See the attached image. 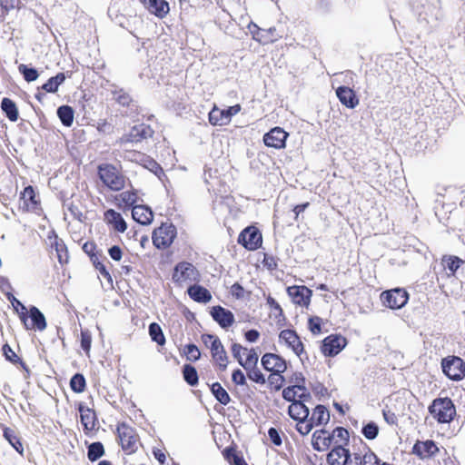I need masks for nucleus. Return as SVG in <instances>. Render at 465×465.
I'll return each mask as SVG.
<instances>
[{
	"instance_id": "8fccbe9b",
	"label": "nucleus",
	"mask_w": 465,
	"mask_h": 465,
	"mask_svg": "<svg viewBox=\"0 0 465 465\" xmlns=\"http://www.w3.org/2000/svg\"><path fill=\"white\" fill-rule=\"evenodd\" d=\"M3 352L9 361L13 363L19 362L24 370H25L27 372L29 371L27 366L25 362L22 361V360L15 354V352L13 351V349L6 343L3 346Z\"/></svg>"
},
{
	"instance_id": "f704fd0d",
	"label": "nucleus",
	"mask_w": 465,
	"mask_h": 465,
	"mask_svg": "<svg viewBox=\"0 0 465 465\" xmlns=\"http://www.w3.org/2000/svg\"><path fill=\"white\" fill-rule=\"evenodd\" d=\"M210 390L215 399L223 405H227L231 401L229 393L223 388L219 382H214L210 386Z\"/></svg>"
},
{
	"instance_id": "4d7b16f0",
	"label": "nucleus",
	"mask_w": 465,
	"mask_h": 465,
	"mask_svg": "<svg viewBox=\"0 0 465 465\" xmlns=\"http://www.w3.org/2000/svg\"><path fill=\"white\" fill-rule=\"evenodd\" d=\"M268 381L269 384L272 386L275 391H280L283 386L285 379L282 375V373H272L268 377Z\"/></svg>"
},
{
	"instance_id": "0eeeda50",
	"label": "nucleus",
	"mask_w": 465,
	"mask_h": 465,
	"mask_svg": "<svg viewBox=\"0 0 465 465\" xmlns=\"http://www.w3.org/2000/svg\"><path fill=\"white\" fill-rule=\"evenodd\" d=\"M381 299L386 307L397 310L405 306L409 294L404 289L396 288L381 292Z\"/></svg>"
},
{
	"instance_id": "f3484780",
	"label": "nucleus",
	"mask_w": 465,
	"mask_h": 465,
	"mask_svg": "<svg viewBox=\"0 0 465 465\" xmlns=\"http://www.w3.org/2000/svg\"><path fill=\"white\" fill-rule=\"evenodd\" d=\"M262 367L272 373H283L287 370L286 361L275 353H265L261 360Z\"/></svg>"
},
{
	"instance_id": "0e129e2a",
	"label": "nucleus",
	"mask_w": 465,
	"mask_h": 465,
	"mask_svg": "<svg viewBox=\"0 0 465 465\" xmlns=\"http://www.w3.org/2000/svg\"><path fill=\"white\" fill-rule=\"evenodd\" d=\"M313 427L314 426L312 425V423L307 419L306 421H298L296 425V430L302 435H307L312 431Z\"/></svg>"
},
{
	"instance_id": "c03bdc74",
	"label": "nucleus",
	"mask_w": 465,
	"mask_h": 465,
	"mask_svg": "<svg viewBox=\"0 0 465 465\" xmlns=\"http://www.w3.org/2000/svg\"><path fill=\"white\" fill-rule=\"evenodd\" d=\"M86 386L85 379L83 374L75 373L70 380L71 390L76 393H81Z\"/></svg>"
},
{
	"instance_id": "bf43d9fd",
	"label": "nucleus",
	"mask_w": 465,
	"mask_h": 465,
	"mask_svg": "<svg viewBox=\"0 0 465 465\" xmlns=\"http://www.w3.org/2000/svg\"><path fill=\"white\" fill-rule=\"evenodd\" d=\"M92 344V335L88 330L81 331V347L82 349L88 353L91 349Z\"/></svg>"
},
{
	"instance_id": "69168bd1",
	"label": "nucleus",
	"mask_w": 465,
	"mask_h": 465,
	"mask_svg": "<svg viewBox=\"0 0 465 465\" xmlns=\"http://www.w3.org/2000/svg\"><path fill=\"white\" fill-rule=\"evenodd\" d=\"M268 437L270 440L275 445V446H281L282 443L281 434L279 430L276 428H270L268 430Z\"/></svg>"
},
{
	"instance_id": "9d476101",
	"label": "nucleus",
	"mask_w": 465,
	"mask_h": 465,
	"mask_svg": "<svg viewBox=\"0 0 465 465\" xmlns=\"http://www.w3.org/2000/svg\"><path fill=\"white\" fill-rule=\"evenodd\" d=\"M241 111V105L235 104L227 109L220 110L216 106L209 113V122L213 125H226L231 122L232 116Z\"/></svg>"
},
{
	"instance_id": "7ed1b4c3",
	"label": "nucleus",
	"mask_w": 465,
	"mask_h": 465,
	"mask_svg": "<svg viewBox=\"0 0 465 465\" xmlns=\"http://www.w3.org/2000/svg\"><path fill=\"white\" fill-rule=\"evenodd\" d=\"M101 181L112 191H120L124 187V176L113 164H101L98 167Z\"/></svg>"
},
{
	"instance_id": "774afa93",
	"label": "nucleus",
	"mask_w": 465,
	"mask_h": 465,
	"mask_svg": "<svg viewBox=\"0 0 465 465\" xmlns=\"http://www.w3.org/2000/svg\"><path fill=\"white\" fill-rule=\"evenodd\" d=\"M232 380L237 385H245L246 384L245 375L240 369L234 370L232 371Z\"/></svg>"
},
{
	"instance_id": "393cba45",
	"label": "nucleus",
	"mask_w": 465,
	"mask_h": 465,
	"mask_svg": "<svg viewBox=\"0 0 465 465\" xmlns=\"http://www.w3.org/2000/svg\"><path fill=\"white\" fill-rule=\"evenodd\" d=\"M339 101L348 108L353 109L359 104V99L354 91L348 86H340L336 90Z\"/></svg>"
},
{
	"instance_id": "864d4df0",
	"label": "nucleus",
	"mask_w": 465,
	"mask_h": 465,
	"mask_svg": "<svg viewBox=\"0 0 465 465\" xmlns=\"http://www.w3.org/2000/svg\"><path fill=\"white\" fill-rule=\"evenodd\" d=\"M113 94L114 99L123 106H128L132 102L130 94L122 89L114 91Z\"/></svg>"
},
{
	"instance_id": "423d86ee",
	"label": "nucleus",
	"mask_w": 465,
	"mask_h": 465,
	"mask_svg": "<svg viewBox=\"0 0 465 465\" xmlns=\"http://www.w3.org/2000/svg\"><path fill=\"white\" fill-rule=\"evenodd\" d=\"M199 276L198 270L192 263L181 262L175 265L172 279L175 283L182 285L187 282L198 281Z\"/></svg>"
},
{
	"instance_id": "bb28decb",
	"label": "nucleus",
	"mask_w": 465,
	"mask_h": 465,
	"mask_svg": "<svg viewBox=\"0 0 465 465\" xmlns=\"http://www.w3.org/2000/svg\"><path fill=\"white\" fill-rule=\"evenodd\" d=\"M142 2L150 13L160 18L164 17L170 10L169 4L165 0H142Z\"/></svg>"
},
{
	"instance_id": "a19ab883",
	"label": "nucleus",
	"mask_w": 465,
	"mask_h": 465,
	"mask_svg": "<svg viewBox=\"0 0 465 465\" xmlns=\"http://www.w3.org/2000/svg\"><path fill=\"white\" fill-rule=\"evenodd\" d=\"M104 454V445L100 441H95L88 446L87 457L91 461H95Z\"/></svg>"
},
{
	"instance_id": "09e8293b",
	"label": "nucleus",
	"mask_w": 465,
	"mask_h": 465,
	"mask_svg": "<svg viewBox=\"0 0 465 465\" xmlns=\"http://www.w3.org/2000/svg\"><path fill=\"white\" fill-rule=\"evenodd\" d=\"M361 433L367 440H374L379 434V426L374 421H370L362 427Z\"/></svg>"
},
{
	"instance_id": "2eb2a0df",
	"label": "nucleus",
	"mask_w": 465,
	"mask_h": 465,
	"mask_svg": "<svg viewBox=\"0 0 465 465\" xmlns=\"http://www.w3.org/2000/svg\"><path fill=\"white\" fill-rule=\"evenodd\" d=\"M26 330L43 331L46 328V320L43 312L35 306L27 310L26 322H22Z\"/></svg>"
},
{
	"instance_id": "f8f14e48",
	"label": "nucleus",
	"mask_w": 465,
	"mask_h": 465,
	"mask_svg": "<svg viewBox=\"0 0 465 465\" xmlns=\"http://www.w3.org/2000/svg\"><path fill=\"white\" fill-rule=\"evenodd\" d=\"M117 431L123 450L128 453L134 452L137 449V435L134 430L122 423L118 426Z\"/></svg>"
},
{
	"instance_id": "49530a36",
	"label": "nucleus",
	"mask_w": 465,
	"mask_h": 465,
	"mask_svg": "<svg viewBox=\"0 0 465 465\" xmlns=\"http://www.w3.org/2000/svg\"><path fill=\"white\" fill-rule=\"evenodd\" d=\"M296 390L306 391V387L303 385H292V386L286 387L282 391V398L285 401H290L292 403H293V401H297V400L295 399L297 396Z\"/></svg>"
},
{
	"instance_id": "6ab92c4d",
	"label": "nucleus",
	"mask_w": 465,
	"mask_h": 465,
	"mask_svg": "<svg viewBox=\"0 0 465 465\" xmlns=\"http://www.w3.org/2000/svg\"><path fill=\"white\" fill-rule=\"evenodd\" d=\"M287 292L293 303L305 307H307L310 304L312 292L308 287L304 285L290 286L287 288Z\"/></svg>"
},
{
	"instance_id": "c85d7f7f",
	"label": "nucleus",
	"mask_w": 465,
	"mask_h": 465,
	"mask_svg": "<svg viewBox=\"0 0 465 465\" xmlns=\"http://www.w3.org/2000/svg\"><path fill=\"white\" fill-rule=\"evenodd\" d=\"M132 216L134 221L143 225H147L152 223L153 213L152 210L144 205H136L132 210Z\"/></svg>"
},
{
	"instance_id": "338daca9",
	"label": "nucleus",
	"mask_w": 465,
	"mask_h": 465,
	"mask_svg": "<svg viewBox=\"0 0 465 465\" xmlns=\"http://www.w3.org/2000/svg\"><path fill=\"white\" fill-rule=\"evenodd\" d=\"M262 264L268 270H271V271L275 270L278 266L277 259L274 256L267 254V253L264 254V257L262 260Z\"/></svg>"
},
{
	"instance_id": "a211bd4d",
	"label": "nucleus",
	"mask_w": 465,
	"mask_h": 465,
	"mask_svg": "<svg viewBox=\"0 0 465 465\" xmlns=\"http://www.w3.org/2000/svg\"><path fill=\"white\" fill-rule=\"evenodd\" d=\"M289 134L281 127H274L263 135V143L268 147L282 149L286 145Z\"/></svg>"
},
{
	"instance_id": "3c124183",
	"label": "nucleus",
	"mask_w": 465,
	"mask_h": 465,
	"mask_svg": "<svg viewBox=\"0 0 465 465\" xmlns=\"http://www.w3.org/2000/svg\"><path fill=\"white\" fill-rule=\"evenodd\" d=\"M4 436L17 452H19L20 454L23 453V445L20 440L15 435L13 430L9 429L5 430Z\"/></svg>"
},
{
	"instance_id": "13d9d810",
	"label": "nucleus",
	"mask_w": 465,
	"mask_h": 465,
	"mask_svg": "<svg viewBox=\"0 0 465 465\" xmlns=\"http://www.w3.org/2000/svg\"><path fill=\"white\" fill-rule=\"evenodd\" d=\"M184 353L189 361H195L200 359L201 352L198 347L194 344H187L184 347Z\"/></svg>"
},
{
	"instance_id": "680f3d73",
	"label": "nucleus",
	"mask_w": 465,
	"mask_h": 465,
	"mask_svg": "<svg viewBox=\"0 0 465 465\" xmlns=\"http://www.w3.org/2000/svg\"><path fill=\"white\" fill-rule=\"evenodd\" d=\"M146 163L147 164L145 165V167L149 169L152 173H153L157 177L160 178L161 175L163 174V168L154 160L147 159Z\"/></svg>"
},
{
	"instance_id": "de8ad7c7",
	"label": "nucleus",
	"mask_w": 465,
	"mask_h": 465,
	"mask_svg": "<svg viewBox=\"0 0 465 465\" xmlns=\"http://www.w3.org/2000/svg\"><path fill=\"white\" fill-rule=\"evenodd\" d=\"M223 455L232 465H247L243 458L239 456L232 448H226Z\"/></svg>"
},
{
	"instance_id": "4c0bfd02",
	"label": "nucleus",
	"mask_w": 465,
	"mask_h": 465,
	"mask_svg": "<svg viewBox=\"0 0 465 465\" xmlns=\"http://www.w3.org/2000/svg\"><path fill=\"white\" fill-rule=\"evenodd\" d=\"M74 114L73 108L69 105H62L57 109V115L61 123L66 127L73 124Z\"/></svg>"
},
{
	"instance_id": "a878e982",
	"label": "nucleus",
	"mask_w": 465,
	"mask_h": 465,
	"mask_svg": "<svg viewBox=\"0 0 465 465\" xmlns=\"http://www.w3.org/2000/svg\"><path fill=\"white\" fill-rule=\"evenodd\" d=\"M78 411L84 430L91 431L94 430L97 420L94 411L83 404H79Z\"/></svg>"
},
{
	"instance_id": "f257e3e1",
	"label": "nucleus",
	"mask_w": 465,
	"mask_h": 465,
	"mask_svg": "<svg viewBox=\"0 0 465 465\" xmlns=\"http://www.w3.org/2000/svg\"><path fill=\"white\" fill-rule=\"evenodd\" d=\"M412 8L419 23L424 25L433 26L440 16V0H413Z\"/></svg>"
},
{
	"instance_id": "39448f33",
	"label": "nucleus",
	"mask_w": 465,
	"mask_h": 465,
	"mask_svg": "<svg viewBox=\"0 0 465 465\" xmlns=\"http://www.w3.org/2000/svg\"><path fill=\"white\" fill-rule=\"evenodd\" d=\"M442 371L453 381H460L465 376V362L458 356H449L441 361Z\"/></svg>"
},
{
	"instance_id": "e433bc0d",
	"label": "nucleus",
	"mask_w": 465,
	"mask_h": 465,
	"mask_svg": "<svg viewBox=\"0 0 465 465\" xmlns=\"http://www.w3.org/2000/svg\"><path fill=\"white\" fill-rule=\"evenodd\" d=\"M462 263H464V262L458 258L457 256L444 257L441 262L443 269L449 271V272H447L448 276L454 275L456 271L460 268V264Z\"/></svg>"
},
{
	"instance_id": "c756f323",
	"label": "nucleus",
	"mask_w": 465,
	"mask_h": 465,
	"mask_svg": "<svg viewBox=\"0 0 465 465\" xmlns=\"http://www.w3.org/2000/svg\"><path fill=\"white\" fill-rule=\"evenodd\" d=\"M187 293L194 302L206 303L212 300L211 292L202 285L193 284L187 289Z\"/></svg>"
},
{
	"instance_id": "aec40b11",
	"label": "nucleus",
	"mask_w": 465,
	"mask_h": 465,
	"mask_svg": "<svg viewBox=\"0 0 465 465\" xmlns=\"http://www.w3.org/2000/svg\"><path fill=\"white\" fill-rule=\"evenodd\" d=\"M211 316L223 329L231 327L234 322L233 313L220 305L212 308Z\"/></svg>"
},
{
	"instance_id": "473e14b6",
	"label": "nucleus",
	"mask_w": 465,
	"mask_h": 465,
	"mask_svg": "<svg viewBox=\"0 0 465 465\" xmlns=\"http://www.w3.org/2000/svg\"><path fill=\"white\" fill-rule=\"evenodd\" d=\"M1 109L11 122L17 121L19 113L17 106L13 100L7 97L3 98L1 102Z\"/></svg>"
},
{
	"instance_id": "5fc2aeb1",
	"label": "nucleus",
	"mask_w": 465,
	"mask_h": 465,
	"mask_svg": "<svg viewBox=\"0 0 465 465\" xmlns=\"http://www.w3.org/2000/svg\"><path fill=\"white\" fill-rule=\"evenodd\" d=\"M54 247L59 262L61 264L66 263L68 262V252L65 245L63 242L55 241Z\"/></svg>"
},
{
	"instance_id": "1a4fd4ad",
	"label": "nucleus",
	"mask_w": 465,
	"mask_h": 465,
	"mask_svg": "<svg viewBox=\"0 0 465 465\" xmlns=\"http://www.w3.org/2000/svg\"><path fill=\"white\" fill-rule=\"evenodd\" d=\"M248 28L252 35V38L262 45L273 43L282 37V35L274 26L263 29L251 23Z\"/></svg>"
},
{
	"instance_id": "412c9836",
	"label": "nucleus",
	"mask_w": 465,
	"mask_h": 465,
	"mask_svg": "<svg viewBox=\"0 0 465 465\" xmlns=\"http://www.w3.org/2000/svg\"><path fill=\"white\" fill-rule=\"evenodd\" d=\"M279 338L283 340L297 356H302L303 344L295 331L290 329L283 330L280 332Z\"/></svg>"
},
{
	"instance_id": "b1692460",
	"label": "nucleus",
	"mask_w": 465,
	"mask_h": 465,
	"mask_svg": "<svg viewBox=\"0 0 465 465\" xmlns=\"http://www.w3.org/2000/svg\"><path fill=\"white\" fill-rule=\"evenodd\" d=\"M352 465H390L387 462H381V460L368 449L365 453L354 452L351 459Z\"/></svg>"
},
{
	"instance_id": "2f4dec72",
	"label": "nucleus",
	"mask_w": 465,
	"mask_h": 465,
	"mask_svg": "<svg viewBox=\"0 0 465 465\" xmlns=\"http://www.w3.org/2000/svg\"><path fill=\"white\" fill-rule=\"evenodd\" d=\"M313 426L327 424L330 420V411L323 405H317L309 420Z\"/></svg>"
},
{
	"instance_id": "a18cd8bd",
	"label": "nucleus",
	"mask_w": 465,
	"mask_h": 465,
	"mask_svg": "<svg viewBox=\"0 0 465 465\" xmlns=\"http://www.w3.org/2000/svg\"><path fill=\"white\" fill-rule=\"evenodd\" d=\"M18 71L24 76V79L28 83L35 81L39 76V74L35 68L29 67L24 64H21L18 66Z\"/></svg>"
},
{
	"instance_id": "f03ea898",
	"label": "nucleus",
	"mask_w": 465,
	"mask_h": 465,
	"mask_svg": "<svg viewBox=\"0 0 465 465\" xmlns=\"http://www.w3.org/2000/svg\"><path fill=\"white\" fill-rule=\"evenodd\" d=\"M430 413L440 423L450 422L456 415V409L450 398H438L429 408Z\"/></svg>"
},
{
	"instance_id": "ea45409f",
	"label": "nucleus",
	"mask_w": 465,
	"mask_h": 465,
	"mask_svg": "<svg viewBox=\"0 0 465 465\" xmlns=\"http://www.w3.org/2000/svg\"><path fill=\"white\" fill-rule=\"evenodd\" d=\"M21 199H23L24 203L27 209L35 208L38 203L35 199V190L31 185H28L24 189L23 193H21Z\"/></svg>"
},
{
	"instance_id": "37998d69",
	"label": "nucleus",
	"mask_w": 465,
	"mask_h": 465,
	"mask_svg": "<svg viewBox=\"0 0 465 465\" xmlns=\"http://www.w3.org/2000/svg\"><path fill=\"white\" fill-rule=\"evenodd\" d=\"M7 299L14 306L16 312L19 314L21 322H26L27 308L12 293H7Z\"/></svg>"
},
{
	"instance_id": "9b49d317",
	"label": "nucleus",
	"mask_w": 465,
	"mask_h": 465,
	"mask_svg": "<svg viewBox=\"0 0 465 465\" xmlns=\"http://www.w3.org/2000/svg\"><path fill=\"white\" fill-rule=\"evenodd\" d=\"M153 134V129L144 124L134 125L127 134L123 135L118 143L120 144L124 143H137L143 139L151 137Z\"/></svg>"
},
{
	"instance_id": "4468645a",
	"label": "nucleus",
	"mask_w": 465,
	"mask_h": 465,
	"mask_svg": "<svg viewBox=\"0 0 465 465\" xmlns=\"http://www.w3.org/2000/svg\"><path fill=\"white\" fill-rule=\"evenodd\" d=\"M203 341L205 343H207L208 341H211V351L213 358L219 363L221 370H225L227 367L228 358L220 339L214 335L206 334L203 336Z\"/></svg>"
},
{
	"instance_id": "7c9ffc66",
	"label": "nucleus",
	"mask_w": 465,
	"mask_h": 465,
	"mask_svg": "<svg viewBox=\"0 0 465 465\" xmlns=\"http://www.w3.org/2000/svg\"><path fill=\"white\" fill-rule=\"evenodd\" d=\"M104 219L117 232H124L127 229V224L121 213L113 209H109L104 213Z\"/></svg>"
},
{
	"instance_id": "e2e57ef3",
	"label": "nucleus",
	"mask_w": 465,
	"mask_h": 465,
	"mask_svg": "<svg viewBox=\"0 0 465 465\" xmlns=\"http://www.w3.org/2000/svg\"><path fill=\"white\" fill-rule=\"evenodd\" d=\"M309 329L313 334H318L322 331V319L318 316L311 317L309 319Z\"/></svg>"
},
{
	"instance_id": "4be33fe9",
	"label": "nucleus",
	"mask_w": 465,
	"mask_h": 465,
	"mask_svg": "<svg viewBox=\"0 0 465 465\" xmlns=\"http://www.w3.org/2000/svg\"><path fill=\"white\" fill-rule=\"evenodd\" d=\"M439 451V448L433 440L417 441L412 448V452L420 459L430 458Z\"/></svg>"
},
{
	"instance_id": "6e6d98bb",
	"label": "nucleus",
	"mask_w": 465,
	"mask_h": 465,
	"mask_svg": "<svg viewBox=\"0 0 465 465\" xmlns=\"http://www.w3.org/2000/svg\"><path fill=\"white\" fill-rule=\"evenodd\" d=\"M247 357L243 361V363H242V367L243 369H250L251 367L257 366L258 363V354L256 353L254 349H251L250 351H246Z\"/></svg>"
},
{
	"instance_id": "603ef678",
	"label": "nucleus",
	"mask_w": 465,
	"mask_h": 465,
	"mask_svg": "<svg viewBox=\"0 0 465 465\" xmlns=\"http://www.w3.org/2000/svg\"><path fill=\"white\" fill-rule=\"evenodd\" d=\"M247 371V376L250 380L253 381L259 384H264L266 382L264 375L262 371L255 367H251L250 369H244Z\"/></svg>"
},
{
	"instance_id": "58836bf2",
	"label": "nucleus",
	"mask_w": 465,
	"mask_h": 465,
	"mask_svg": "<svg viewBox=\"0 0 465 465\" xmlns=\"http://www.w3.org/2000/svg\"><path fill=\"white\" fill-rule=\"evenodd\" d=\"M183 376L184 381L190 386H196L199 381V377L195 367L191 364H184L183 367Z\"/></svg>"
},
{
	"instance_id": "cd10ccee",
	"label": "nucleus",
	"mask_w": 465,
	"mask_h": 465,
	"mask_svg": "<svg viewBox=\"0 0 465 465\" xmlns=\"http://www.w3.org/2000/svg\"><path fill=\"white\" fill-rule=\"evenodd\" d=\"M288 413L294 420L306 421L310 415V410L302 403V401H293V403L289 406Z\"/></svg>"
},
{
	"instance_id": "c9c22d12",
	"label": "nucleus",
	"mask_w": 465,
	"mask_h": 465,
	"mask_svg": "<svg viewBox=\"0 0 465 465\" xmlns=\"http://www.w3.org/2000/svg\"><path fill=\"white\" fill-rule=\"evenodd\" d=\"M65 78L64 73H58L55 76L49 78L41 88L47 93H55L58 87L64 82Z\"/></svg>"
},
{
	"instance_id": "72a5a7b5",
	"label": "nucleus",
	"mask_w": 465,
	"mask_h": 465,
	"mask_svg": "<svg viewBox=\"0 0 465 465\" xmlns=\"http://www.w3.org/2000/svg\"><path fill=\"white\" fill-rule=\"evenodd\" d=\"M331 434V440L334 446L341 445L345 447L349 443V431L343 427H336Z\"/></svg>"
},
{
	"instance_id": "5701e85b",
	"label": "nucleus",
	"mask_w": 465,
	"mask_h": 465,
	"mask_svg": "<svg viewBox=\"0 0 465 465\" xmlns=\"http://www.w3.org/2000/svg\"><path fill=\"white\" fill-rule=\"evenodd\" d=\"M332 444L331 434L326 430H315L312 434V445L315 450L323 451Z\"/></svg>"
},
{
	"instance_id": "dca6fc26",
	"label": "nucleus",
	"mask_w": 465,
	"mask_h": 465,
	"mask_svg": "<svg viewBox=\"0 0 465 465\" xmlns=\"http://www.w3.org/2000/svg\"><path fill=\"white\" fill-rule=\"evenodd\" d=\"M352 456L353 453L345 447L333 446L327 455V463L328 465H352Z\"/></svg>"
},
{
	"instance_id": "6e6552de",
	"label": "nucleus",
	"mask_w": 465,
	"mask_h": 465,
	"mask_svg": "<svg viewBox=\"0 0 465 465\" xmlns=\"http://www.w3.org/2000/svg\"><path fill=\"white\" fill-rule=\"evenodd\" d=\"M238 242L247 250H257L262 242V233L256 227L248 226L239 234Z\"/></svg>"
},
{
	"instance_id": "20e7f679",
	"label": "nucleus",
	"mask_w": 465,
	"mask_h": 465,
	"mask_svg": "<svg viewBox=\"0 0 465 465\" xmlns=\"http://www.w3.org/2000/svg\"><path fill=\"white\" fill-rule=\"evenodd\" d=\"M176 236V228L172 223H163L153 232V242L157 249L169 247Z\"/></svg>"
},
{
	"instance_id": "79ce46f5",
	"label": "nucleus",
	"mask_w": 465,
	"mask_h": 465,
	"mask_svg": "<svg viewBox=\"0 0 465 465\" xmlns=\"http://www.w3.org/2000/svg\"><path fill=\"white\" fill-rule=\"evenodd\" d=\"M149 334L151 339L155 341L158 345H163L165 343V338L162 328L156 322H152L149 325Z\"/></svg>"
},
{
	"instance_id": "ddd939ff",
	"label": "nucleus",
	"mask_w": 465,
	"mask_h": 465,
	"mask_svg": "<svg viewBox=\"0 0 465 465\" xmlns=\"http://www.w3.org/2000/svg\"><path fill=\"white\" fill-rule=\"evenodd\" d=\"M347 345L346 338L341 335H329L322 341V351L325 356L334 357Z\"/></svg>"
},
{
	"instance_id": "052dcab7",
	"label": "nucleus",
	"mask_w": 465,
	"mask_h": 465,
	"mask_svg": "<svg viewBox=\"0 0 465 465\" xmlns=\"http://www.w3.org/2000/svg\"><path fill=\"white\" fill-rule=\"evenodd\" d=\"M248 351V349L245 348V347H242L241 344L239 343H233L232 345V356L237 360L238 363L242 366V363H243V359L241 355L242 352H246Z\"/></svg>"
}]
</instances>
